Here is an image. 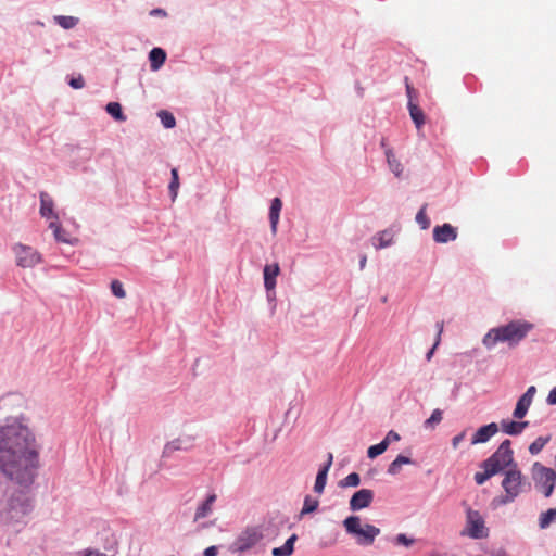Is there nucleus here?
Wrapping results in <instances>:
<instances>
[{
    "label": "nucleus",
    "mask_w": 556,
    "mask_h": 556,
    "mask_svg": "<svg viewBox=\"0 0 556 556\" xmlns=\"http://www.w3.org/2000/svg\"><path fill=\"white\" fill-rule=\"evenodd\" d=\"M0 468L17 484L28 488L39 468V446L30 429L16 420L7 419L0 427Z\"/></svg>",
    "instance_id": "f257e3e1"
},
{
    "label": "nucleus",
    "mask_w": 556,
    "mask_h": 556,
    "mask_svg": "<svg viewBox=\"0 0 556 556\" xmlns=\"http://www.w3.org/2000/svg\"><path fill=\"white\" fill-rule=\"evenodd\" d=\"M534 328L530 321L515 319L506 325L490 329L483 337L482 343L488 349H493L498 342H507L510 348L518 345Z\"/></svg>",
    "instance_id": "f03ea898"
},
{
    "label": "nucleus",
    "mask_w": 556,
    "mask_h": 556,
    "mask_svg": "<svg viewBox=\"0 0 556 556\" xmlns=\"http://www.w3.org/2000/svg\"><path fill=\"white\" fill-rule=\"evenodd\" d=\"M343 527L348 534L356 539V543L361 546H370L375 539L380 534V529L374 525H361V518L356 515L348 516L343 520Z\"/></svg>",
    "instance_id": "7ed1b4c3"
},
{
    "label": "nucleus",
    "mask_w": 556,
    "mask_h": 556,
    "mask_svg": "<svg viewBox=\"0 0 556 556\" xmlns=\"http://www.w3.org/2000/svg\"><path fill=\"white\" fill-rule=\"evenodd\" d=\"M532 479L535 488L541 491L545 497H549L556 485V471L549 467L535 462L531 469Z\"/></svg>",
    "instance_id": "20e7f679"
},
{
    "label": "nucleus",
    "mask_w": 556,
    "mask_h": 556,
    "mask_svg": "<svg viewBox=\"0 0 556 556\" xmlns=\"http://www.w3.org/2000/svg\"><path fill=\"white\" fill-rule=\"evenodd\" d=\"M264 539L261 527H247L237 539L230 544L229 551L232 554H244L256 546Z\"/></svg>",
    "instance_id": "39448f33"
},
{
    "label": "nucleus",
    "mask_w": 556,
    "mask_h": 556,
    "mask_svg": "<svg viewBox=\"0 0 556 556\" xmlns=\"http://www.w3.org/2000/svg\"><path fill=\"white\" fill-rule=\"evenodd\" d=\"M462 535H468L473 540L489 536V529L485 527L483 517L469 506L466 507V528L462 531Z\"/></svg>",
    "instance_id": "423d86ee"
},
{
    "label": "nucleus",
    "mask_w": 556,
    "mask_h": 556,
    "mask_svg": "<svg viewBox=\"0 0 556 556\" xmlns=\"http://www.w3.org/2000/svg\"><path fill=\"white\" fill-rule=\"evenodd\" d=\"M523 479L525 477L518 466L504 471L502 488L509 498H516L520 494Z\"/></svg>",
    "instance_id": "0eeeda50"
},
{
    "label": "nucleus",
    "mask_w": 556,
    "mask_h": 556,
    "mask_svg": "<svg viewBox=\"0 0 556 556\" xmlns=\"http://www.w3.org/2000/svg\"><path fill=\"white\" fill-rule=\"evenodd\" d=\"M9 507L20 515H27L33 510V501L24 491L14 492L9 500Z\"/></svg>",
    "instance_id": "6e6552de"
},
{
    "label": "nucleus",
    "mask_w": 556,
    "mask_h": 556,
    "mask_svg": "<svg viewBox=\"0 0 556 556\" xmlns=\"http://www.w3.org/2000/svg\"><path fill=\"white\" fill-rule=\"evenodd\" d=\"M15 253L16 264L23 268L33 267L41 261L40 255L30 247L17 244L15 247Z\"/></svg>",
    "instance_id": "1a4fd4ad"
},
{
    "label": "nucleus",
    "mask_w": 556,
    "mask_h": 556,
    "mask_svg": "<svg viewBox=\"0 0 556 556\" xmlns=\"http://www.w3.org/2000/svg\"><path fill=\"white\" fill-rule=\"evenodd\" d=\"M490 457L497 459L507 469L518 466L514 459L511 442L508 439L504 440Z\"/></svg>",
    "instance_id": "9d476101"
},
{
    "label": "nucleus",
    "mask_w": 556,
    "mask_h": 556,
    "mask_svg": "<svg viewBox=\"0 0 556 556\" xmlns=\"http://www.w3.org/2000/svg\"><path fill=\"white\" fill-rule=\"evenodd\" d=\"M374 492L369 489H361L353 493L349 502L351 511H359L370 506L374 501Z\"/></svg>",
    "instance_id": "9b49d317"
},
{
    "label": "nucleus",
    "mask_w": 556,
    "mask_h": 556,
    "mask_svg": "<svg viewBox=\"0 0 556 556\" xmlns=\"http://www.w3.org/2000/svg\"><path fill=\"white\" fill-rule=\"evenodd\" d=\"M433 240L437 243L445 244L457 239V228L448 223L438 225L432 231Z\"/></svg>",
    "instance_id": "f8f14e48"
},
{
    "label": "nucleus",
    "mask_w": 556,
    "mask_h": 556,
    "mask_svg": "<svg viewBox=\"0 0 556 556\" xmlns=\"http://www.w3.org/2000/svg\"><path fill=\"white\" fill-rule=\"evenodd\" d=\"M535 393H536V388L534 386H531L518 399V401L516 403V407H515V409L513 412L514 418L520 420V419H522L527 415Z\"/></svg>",
    "instance_id": "ddd939ff"
},
{
    "label": "nucleus",
    "mask_w": 556,
    "mask_h": 556,
    "mask_svg": "<svg viewBox=\"0 0 556 556\" xmlns=\"http://www.w3.org/2000/svg\"><path fill=\"white\" fill-rule=\"evenodd\" d=\"M193 446V438L192 437H184L174 439L170 442H167L163 448L162 457L167 458L173 455L176 451H189Z\"/></svg>",
    "instance_id": "4468645a"
},
{
    "label": "nucleus",
    "mask_w": 556,
    "mask_h": 556,
    "mask_svg": "<svg viewBox=\"0 0 556 556\" xmlns=\"http://www.w3.org/2000/svg\"><path fill=\"white\" fill-rule=\"evenodd\" d=\"M497 432L498 425L496 422H490L488 425L481 426L472 435L471 444L475 445L486 443Z\"/></svg>",
    "instance_id": "2eb2a0df"
},
{
    "label": "nucleus",
    "mask_w": 556,
    "mask_h": 556,
    "mask_svg": "<svg viewBox=\"0 0 556 556\" xmlns=\"http://www.w3.org/2000/svg\"><path fill=\"white\" fill-rule=\"evenodd\" d=\"M280 274V267L278 263L266 264L263 268L264 288L275 289L277 285V277Z\"/></svg>",
    "instance_id": "dca6fc26"
},
{
    "label": "nucleus",
    "mask_w": 556,
    "mask_h": 556,
    "mask_svg": "<svg viewBox=\"0 0 556 556\" xmlns=\"http://www.w3.org/2000/svg\"><path fill=\"white\" fill-rule=\"evenodd\" d=\"M529 426L528 421H516L509 419H503L501 421V429L508 435H519Z\"/></svg>",
    "instance_id": "f3484780"
},
{
    "label": "nucleus",
    "mask_w": 556,
    "mask_h": 556,
    "mask_svg": "<svg viewBox=\"0 0 556 556\" xmlns=\"http://www.w3.org/2000/svg\"><path fill=\"white\" fill-rule=\"evenodd\" d=\"M216 494L211 493L206 496V498L199 504L195 509L193 521L197 522L200 519L207 517L212 513L213 504L216 502Z\"/></svg>",
    "instance_id": "a211bd4d"
},
{
    "label": "nucleus",
    "mask_w": 556,
    "mask_h": 556,
    "mask_svg": "<svg viewBox=\"0 0 556 556\" xmlns=\"http://www.w3.org/2000/svg\"><path fill=\"white\" fill-rule=\"evenodd\" d=\"M40 215L45 218H55L58 219V215L54 213L53 200L52 198L45 191L40 192Z\"/></svg>",
    "instance_id": "6ab92c4d"
},
{
    "label": "nucleus",
    "mask_w": 556,
    "mask_h": 556,
    "mask_svg": "<svg viewBox=\"0 0 556 556\" xmlns=\"http://www.w3.org/2000/svg\"><path fill=\"white\" fill-rule=\"evenodd\" d=\"M282 208V201L279 198H274L269 206V223L270 230L273 233L277 232V226L279 223V216Z\"/></svg>",
    "instance_id": "aec40b11"
},
{
    "label": "nucleus",
    "mask_w": 556,
    "mask_h": 556,
    "mask_svg": "<svg viewBox=\"0 0 556 556\" xmlns=\"http://www.w3.org/2000/svg\"><path fill=\"white\" fill-rule=\"evenodd\" d=\"M150 67L152 71H157L166 61V52L159 47L153 48L149 52Z\"/></svg>",
    "instance_id": "412c9836"
},
{
    "label": "nucleus",
    "mask_w": 556,
    "mask_h": 556,
    "mask_svg": "<svg viewBox=\"0 0 556 556\" xmlns=\"http://www.w3.org/2000/svg\"><path fill=\"white\" fill-rule=\"evenodd\" d=\"M298 541V535L295 533L291 534L285 544L279 547H274L271 551L273 556H291L294 552V544Z\"/></svg>",
    "instance_id": "4be33fe9"
},
{
    "label": "nucleus",
    "mask_w": 556,
    "mask_h": 556,
    "mask_svg": "<svg viewBox=\"0 0 556 556\" xmlns=\"http://www.w3.org/2000/svg\"><path fill=\"white\" fill-rule=\"evenodd\" d=\"M407 109H408L410 118H412L413 123L415 124L416 128L420 129L425 125L424 111L414 101L407 102Z\"/></svg>",
    "instance_id": "5701e85b"
},
{
    "label": "nucleus",
    "mask_w": 556,
    "mask_h": 556,
    "mask_svg": "<svg viewBox=\"0 0 556 556\" xmlns=\"http://www.w3.org/2000/svg\"><path fill=\"white\" fill-rule=\"evenodd\" d=\"M415 464V460L412 459L408 456L405 455H397L393 462L390 463L387 469V473L391 476H396L400 471L403 465H413Z\"/></svg>",
    "instance_id": "b1692460"
},
{
    "label": "nucleus",
    "mask_w": 556,
    "mask_h": 556,
    "mask_svg": "<svg viewBox=\"0 0 556 556\" xmlns=\"http://www.w3.org/2000/svg\"><path fill=\"white\" fill-rule=\"evenodd\" d=\"M480 467L482 469H485L486 472L493 477L497 473H501L505 470H507V468H505L502 464H500V462L495 458H492V457H488L486 459H484L481 464H480Z\"/></svg>",
    "instance_id": "393cba45"
},
{
    "label": "nucleus",
    "mask_w": 556,
    "mask_h": 556,
    "mask_svg": "<svg viewBox=\"0 0 556 556\" xmlns=\"http://www.w3.org/2000/svg\"><path fill=\"white\" fill-rule=\"evenodd\" d=\"M105 111L117 122L126 121V115L123 113L122 105L118 102H109L105 106Z\"/></svg>",
    "instance_id": "a878e982"
},
{
    "label": "nucleus",
    "mask_w": 556,
    "mask_h": 556,
    "mask_svg": "<svg viewBox=\"0 0 556 556\" xmlns=\"http://www.w3.org/2000/svg\"><path fill=\"white\" fill-rule=\"evenodd\" d=\"M328 472V469L319 467L315 479L314 492L318 494H321L324 492L327 483Z\"/></svg>",
    "instance_id": "bb28decb"
},
{
    "label": "nucleus",
    "mask_w": 556,
    "mask_h": 556,
    "mask_svg": "<svg viewBox=\"0 0 556 556\" xmlns=\"http://www.w3.org/2000/svg\"><path fill=\"white\" fill-rule=\"evenodd\" d=\"M386 157H387L389 168L396 177H399L403 172V166L400 163V161L396 160V157L391 149H388L386 151Z\"/></svg>",
    "instance_id": "cd10ccee"
},
{
    "label": "nucleus",
    "mask_w": 556,
    "mask_h": 556,
    "mask_svg": "<svg viewBox=\"0 0 556 556\" xmlns=\"http://www.w3.org/2000/svg\"><path fill=\"white\" fill-rule=\"evenodd\" d=\"M554 521H556V507L549 508L546 511L541 513L539 517L540 529L548 528Z\"/></svg>",
    "instance_id": "c85d7f7f"
},
{
    "label": "nucleus",
    "mask_w": 556,
    "mask_h": 556,
    "mask_svg": "<svg viewBox=\"0 0 556 556\" xmlns=\"http://www.w3.org/2000/svg\"><path fill=\"white\" fill-rule=\"evenodd\" d=\"M54 22L64 29H72L78 24L79 18L67 15H56L54 16Z\"/></svg>",
    "instance_id": "c756f323"
},
{
    "label": "nucleus",
    "mask_w": 556,
    "mask_h": 556,
    "mask_svg": "<svg viewBox=\"0 0 556 556\" xmlns=\"http://www.w3.org/2000/svg\"><path fill=\"white\" fill-rule=\"evenodd\" d=\"M378 243L375 244L376 249H384L393 244V233L391 230H383L378 233Z\"/></svg>",
    "instance_id": "7c9ffc66"
},
{
    "label": "nucleus",
    "mask_w": 556,
    "mask_h": 556,
    "mask_svg": "<svg viewBox=\"0 0 556 556\" xmlns=\"http://www.w3.org/2000/svg\"><path fill=\"white\" fill-rule=\"evenodd\" d=\"M319 506V501L316 498H313L311 495H306L304 497L303 506L300 513V516H304L307 514H312L317 510Z\"/></svg>",
    "instance_id": "2f4dec72"
},
{
    "label": "nucleus",
    "mask_w": 556,
    "mask_h": 556,
    "mask_svg": "<svg viewBox=\"0 0 556 556\" xmlns=\"http://www.w3.org/2000/svg\"><path fill=\"white\" fill-rule=\"evenodd\" d=\"M157 116L166 129H172L176 126V118L169 111L161 110L157 112Z\"/></svg>",
    "instance_id": "473e14b6"
},
{
    "label": "nucleus",
    "mask_w": 556,
    "mask_h": 556,
    "mask_svg": "<svg viewBox=\"0 0 556 556\" xmlns=\"http://www.w3.org/2000/svg\"><path fill=\"white\" fill-rule=\"evenodd\" d=\"M551 441V435L538 437L530 445L529 453L531 455H538L544 446Z\"/></svg>",
    "instance_id": "72a5a7b5"
},
{
    "label": "nucleus",
    "mask_w": 556,
    "mask_h": 556,
    "mask_svg": "<svg viewBox=\"0 0 556 556\" xmlns=\"http://www.w3.org/2000/svg\"><path fill=\"white\" fill-rule=\"evenodd\" d=\"M388 450V442L380 441L377 444L370 445L367 450V457L375 459Z\"/></svg>",
    "instance_id": "f704fd0d"
},
{
    "label": "nucleus",
    "mask_w": 556,
    "mask_h": 556,
    "mask_svg": "<svg viewBox=\"0 0 556 556\" xmlns=\"http://www.w3.org/2000/svg\"><path fill=\"white\" fill-rule=\"evenodd\" d=\"M170 176H172V178H170V181L168 185V190H169V194H170L172 199L175 200V198L177 197V193H178L179 185H180L178 169L172 168Z\"/></svg>",
    "instance_id": "c9c22d12"
},
{
    "label": "nucleus",
    "mask_w": 556,
    "mask_h": 556,
    "mask_svg": "<svg viewBox=\"0 0 556 556\" xmlns=\"http://www.w3.org/2000/svg\"><path fill=\"white\" fill-rule=\"evenodd\" d=\"M442 418H443V412L439 408H435L431 413L430 417L425 420L424 428H426V429L434 428L438 424L441 422Z\"/></svg>",
    "instance_id": "e433bc0d"
},
{
    "label": "nucleus",
    "mask_w": 556,
    "mask_h": 556,
    "mask_svg": "<svg viewBox=\"0 0 556 556\" xmlns=\"http://www.w3.org/2000/svg\"><path fill=\"white\" fill-rule=\"evenodd\" d=\"M361 484V477L357 472L349 473L344 479L339 482L341 488H356Z\"/></svg>",
    "instance_id": "4c0bfd02"
},
{
    "label": "nucleus",
    "mask_w": 556,
    "mask_h": 556,
    "mask_svg": "<svg viewBox=\"0 0 556 556\" xmlns=\"http://www.w3.org/2000/svg\"><path fill=\"white\" fill-rule=\"evenodd\" d=\"M427 204H424L420 210L416 214V222L420 226L422 230L428 229L430 227V219L426 214Z\"/></svg>",
    "instance_id": "58836bf2"
},
{
    "label": "nucleus",
    "mask_w": 556,
    "mask_h": 556,
    "mask_svg": "<svg viewBox=\"0 0 556 556\" xmlns=\"http://www.w3.org/2000/svg\"><path fill=\"white\" fill-rule=\"evenodd\" d=\"M110 288H111V292L114 296H116L118 299H124L126 296L124 286L119 280H117V279L112 280Z\"/></svg>",
    "instance_id": "ea45409f"
},
{
    "label": "nucleus",
    "mask_w": 556,
    "mask_h": 556,
    "mask_svg": "<svg viewBox=\"0 0 556 556\" xmlns=\"http://www.w3.org/2000/svg\"><path fill=\"white\" fill-rule=\"evenodd\" d=\"M394 543L408 547L414 543V539L408 538L405 533H400L394 538Z\"/></svg>",
    "instance_id": "a19ab883"
},
{
    "label": "nucleus",
    "mask_w": 556,
    "mask_h": 556,
    "mask_svg": "<svg viewBox=\"0 0 556 556\" xmlns=\"http://www.w3.org/2000/svg\"><path fill=\"white\" fill-rule=\"evenodd\" d=\"M491 478L492 477L486 472L485 469H483V471H481V472L480 471L476 472L473 476V480L478 485L484 484Z\"/></svg>",
    "instance_id": "79ce46f5"
},
{
    "label": "nucleus",
    "mask_w": 556,
    "mask_h": 556,
    "mask_svg": "<svg viewBox=\"0 0 556 556\" xmlns=\"http://www.w3.org/2000/svg\"><path fill=\"white\" fill-rule=\"evenodd\" d=\"M49 227L54 230V237L58 241L67 242V239L62 237V228L59 224L52 222L50 223Z\"/></svg>",
    "instance_id": "37998d69"
},
{
    "label": "nucleus",
    "mask_w": 556,
    "mask_h": 556,
    "mask_svg": "<svg viewBox=\"0 0 556 556\" xmlns=\"http://www.w3.org/2000/svg\"><path fill=\"white\" fill-rule=\"evenodd\" d=\"M404 80H405V88H406V94H407L408 101L415 102L416 91L413 88V86L409 84L408 77H405Z\"/></svg>",
    "instance_id": "c03bdc74"
},
{
    "label": "nucleus",
    "mask_w": 556,
    "mask_h": 556,
    "mask_svg": "<svg viewBox=\"0 0 556 556\" xmlns=\"http://www.w3.org/2000/svg\"><path fill=\"white\" fill-rule=\"evenodd\" d=\"M400 440L401 435L396 431L390 430L382 441H387L389 446L392 442H397Z\"/></svg>",
    "instance_id": "a18cd8bd"
},
{
    "label": "nucleus",
    "mask_w": 556,
    "mask_h": 556,
    "mask_svg": "<svg viewBox=\"0 0 556 556\" xmlns=\"http://www.w3.org/2000/svg\"><path fill=\"white\" fill-rule=\"evenodd\" d=\"M68 85L74 89H80L85 86V80L81 76L73 77L68 81Z\"/></svg>",
    "instance_id": "49530a36"
},
{
    "label": "nucleus",
    "mask_w": 556,
    "mask_h": 556,
    "mask_svg": "<svg viewBox=\"0 0 556 556\" xmlns=\"http://www.w3.org/2000/svg\"><path fill=\"white\" fill-rule=\"evenodd\" d=\"M514 501H515V498H509V497H508V494H507V493H505V495H502V496L495 497V498L493 500V504H495V505H505V504H507V503H511V502H514Z\"/></svg>",
    "instance_id": "de8ad7c7"
},
{
    "label": "nucleus",
    "mask_w": 556,
    "mask_h": 556,
    "mask_svg": "<svg viewBox=\"0 0 556 556\" xmlns=\"http://www.w3.org/2000/svg\"><path fill=\"white\" fill-rule=\"evenodd\" d=\"M466 432L463 431L452 439V446L457 448L458 444L465 439Z\"/></svg>",
    "instance_id": "09e8293b"
},
{
    "label": "nucleus",
    "mask_w": 556,
    "mask_h": 556,
    "mask_svg": "<svg viewBox=\"0 0 556 556\" xmlns=\"http://www.w3.org/2000/svg\"><path fill=\"white\" fill-rule=\"evenodd\" d=\"M217 554L218 547L216 545L208 546L203 551V556H217Z\"/></svg>",
    "instance_id": "8fccbe9b"
},
{
    "label": "nucleus",
    "mask_w": 556,
    "mask_h": 556,
    "mask_svg": "<svg viewBox=\"0 0 556 556\" xmlns=\"http://www.w3.org/2000/svg\"><path fill=\"white\" fill-rule=\"evenodd\" d=\"M546 402L548 405H556V386L549 391Z\"/></svg>",
    "instance_id": "3c124183"
},
{
    "label": "nucleus",
    "mask_w": 556,
    "mask_h": 556,
    "mask_svg": "<svg viewBox=\"0 0 556 556\" xmlns=\"http://www.w3.org/2000/svg\"><path fill=\"white\" fill-rule=\"evenodd\" d=\"M265 291H266L267 301L269 303L275 302L276 301V291H275V289H270L269 288V289H265Z\"/></svg>",
    "instance_id": "603ef678"
},
{
    "label": "nucleus",
    "mask_w": 556,
    "mask_h": 556,
    "mask_svg": "<svg viewBox=\"0 0 556 556\" xmlns=\"http://www.w3.org/2000/svg\"><path fill=\"white\" fill-rule=\"evenodd\" d=\"M332 462H333V455H332V453H328L327 460L320 467L330 470Z\"/></svg>",
    "instance_id": "864d4df0"
},
{
    "label": "nucleus",
    "mask_w": 556,
    "mask_h": 556,
    "mask_svg": "<svg viewBox=\"0 0 556 556\" xmlns=\"http://www.w3.org/2000/svg\"><path fill=\"white\" fill-rule=\"evenodd\" d=\"M439 343H440V342H439V338H437V339H435L434 344L432 345V348H431V349L427 352V354H426V359H427V361H430V359H431V357H432V355H433V353H434V350L437 349V346L439 345Z\"/></svg>",
    "instance_id": "5fc2aeb1"
},
{
    "label": "nucleus",
    "mask_w": 556,
    "mask_h": 556,
    "mask_svg": "<svg viewBox=\"0 0 556 556\" xmlns=\"http://www.w3.org/2000/svg\"><path fill=\"white\" fill-rule=\"evenodd\" d=\"M212 525H214V522H202L200 525H198L197 527V531L200 532L201 530L205 529V528H208L211 527Z\"/></svg>",
    "instance_id": "6e6d98bb"
},
{
    "label": "nucleus",
    "mask_w": 556,
    "mask_h": 556,
    "mask_svg": "<svg viewBox=\"0 0 556 556\" xmlns=\"http://www.w3.org/2000/svg\"><path fill=\"white\" fill-rule=\"evenodd\" d=\"M151 15H162V16H165L166 15V12L163 10V9H153L151 12H150Z\"/></svg>",
    "instance_id": "4d7b16f0"
},
{
    "label": "nucleus",
    "mask_w": 556,
    "mask_h": 556,
    "mask_svg": "<svg viewBox=\"0 0 556 556\" xmlns=\"http://www.w3.org/2000/svg\"><path fill=\"white\" fill-rule=\"evenodd\" d=\"M367 256L363 254L359 258V269L363 270L366 266Z\"/></svg>",
    "instance_id": "13d9d810"
},
{
    "label": "nucleus",
    "mask_w": 556,
    "mask_h": 556,
    "mask_svg": "<svg viewBox=\"0 0 556 556\" xmlns=\"http://www.w3.org/2000/svg\"><path fill=\"white\" fill-rule=\"evenodd\" d=\"M435 326H437V329H438L437 338H439V340H440L441 339V333L443 331V321H438Z\"/></svg>",
    "instance_id": "bf43d9fd"
}]
</instances>
